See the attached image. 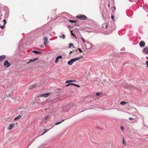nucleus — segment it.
Wrapping results in <instances>:
<instances>
[{"label":"nucleus","instance_id":"2eb2a0df","mask_svg":"<svg viewBox=\"0 0 148 148\" xmlns=\"http://www.w3.org/2000/svg\"><path fill=\"white\" fill-rule=\"evenodd\" d=\"M75 82V80H70L67 81L66 82V83H70V82Z\"/></svg>","mask_w":148,"mask_h":148},{"label":"nucleus","instance_id":"2f4dec72","mask_svg":"<svg viewBox=\"0 0 148 148\" xmlns=\"http://www.w3.org/2000/svg\"><path fill=\"white\" fill-rule=\"evenodd\" d=\"M3 21L4 22V25H5L6 23V20L5 19H4Z\"/></svg>","mask_w":148,"mask_h":148},{"label":"nucleus","instance_id":"7c9ffc66","mask_svg":"<svg viewBox=\"0 0 148 148\" xmlns=\"http://www.w3.org/2000/svg\"><path fill=\"white\" fill-rule=\"evenodd\" d=\"M121 130L123 131V129H124V128L123 127V126H121Z\"/></svg>","mask_w":148,"mask_h":148},{"label":"nucleus","instance_id":"39448f33","mask_svg":"<svg viewBox=\"0 0 148 148\" xmlns=\"http://www.w3.org/2000/svg\"><path fill=\"white\" fill-rule=\"evenodd\" d=\"M14 126V124H11L9 125L7 129L8 130H11L12 129Z\"/></svg>","mask_w":148,"mask_h":148},{"label":"nucleus","instance_id":"58836bf2","mask_svg":"<svg viewBox=\"0 0 148 148\" xmlns=\"http://www.w3.org/2000/svg\"><path fill=\"white\" fill-rule=\"evenodd\" d=\"M87 43L89 45H90L89 43Z\"/></svg>","mask_w":148,"mask_h":148},{"label":"nucleus","instance_id":"423d86ee","mask_svg":"<svg viewBox=\"0 0 148 148\" xmlns=\"http://www.w3.org/2000/svg\"><path fill=\"white\" fill-rule=\"evenodd\" d=\"M143 52L146 54L148 53V47H145L143 50Z\"/></svg>","mask_w":148,"mask_h":148},{"label":"nucleus","instance_id":"7ed1b4c3","mask_svg":"<svg viewBox=\"0 0 148 148\" xmlns=\"http://www.w3.org/2000/svg\"><path fill=\"white\" fill-rule=\"evenodd\" d=\"M51 95L50 92L42 94L40 96L41 97H47Z\"/></svg>","mask_w":148,"mask_h":148},{"label":"nucleus","instance_id":"393cba45","mask_svg":"<svg viewBox=\"0 0 148 148\" xmlns=\"http://www.w3.org/2000/svg\"><path fill=\"white\" fill-rule=\"evenodd\" d=\"M44 130L45 131V132L42 134V135H43L44 134H45V133L46 132H47L48 131V130H47L46 129H44Z\"/></svg>","mask_w":148,"mask_h":148},{"label":"nucleus","instance_id":"f03ea898","mask_svg":"<svg viewBox=\"0 0 148 148\" xmlns=\"http://www.w3.org/2000/svg\"><path fill=\"white\" fill-rule=\"evenodd\" d=\"M76 18L81 20H85L87 18V17L85 15L82 14L78 15L76 16Z\"/></svg>","mask_w":148,"mask_h":148},{"label":"nucleus","instance_id":"a878e982","mask_svg":"<svg viewBox=\"0 0 148 148\" xmlns=\"http://www.w3.org/2000/svg\"><path fill=\"white\" fill-rule=\"evenodd\" d=\"M129 119L130 121H133L134 119L132 117H130L129 118Z\"/></svg>","mask_w":148,"mask_h":148},{"label":"nucleus","instance_id":"37998d69","mask_svg":"<svg viewBox=\"0 0 148 148\" xmlns=\"http://www.w3.org/2000/svg\"><path fill=\"white\" fill-rule=\"evenodd\" d=\"M137 116V115H136V116Z\"/></svg>","mask_w":148,"mask_h":148},{"label":"nucleus","instance_id":"0eeeda50","mask_svg":"<svg viewBox=\"0 0 148 148\" xmlns=\"http://www.w3.org/2000/svg\"><path fill=\"white\" fill-rule=\"evenodd\" d=\"M139 45L141 47H144L145 45V42L144 41H140L139 43Z\"/></svg>","mask_w":148,"mask_h":148},{"label":"nucleus","instance_id":"a19ab883","mask_svg":"<svg viewBox=\"0 0 148 148\" xmlns=\"http://www.w3.org/2000/svg\"><path fill=\"white\" fill-rule=\"evenodd\" d=\"M88 48V49H89V48H90V47H89V48Z\"/></svg>","mask_w":148,"mask_h":148},{"label":"nucleus","instance_id":"5701e85b","mask_svg":"<svg viewBox=\"0 0 148 148\" xmlns=\"http://www.w3.org/2000/svg\"><path fill=\"white\" fill-rule=\"evenodd\" d=\"M111 17L112 19V20L113 21H114V17L113 15H111Z\"/></svg>","mask_w":148,"mask_h":148},{"label":"nucleus","instance_id":"79ce46f5","mask_svg":"<svg viewBox=\"0 0 148 148\" xmlns=\"http://www.w3.org/2000/svg\"><path fill=\"white\" fill-rule=\"evenodd\" d=\"M83 54L84 55V53H83Z\"/></svg>","mask_w":148,"mask_h":148},{"label":"nucleus","instance_id":"b1692460","mask_svg":"<svg viewBox=\"0 0 148 148\" xmlns=\"http://www.w3.org/2000/svg\"><path fill=\"white\" fill-rule=\"evenodd\" d=\"M4 25H0V27L1 29H3L4 28Z\"/></svg>","mask_w":148,"mask_h":148},{"label":"nucleus","instance_id":"ea45409f","mask_svg":"<svg viewBox=\"0 0 148 148\" xmlns=\"http://www.w3.org/2000/svg\"><path fill=\"white\" fill-rule=\"evenodd\" d=\"M83 111H84V110H82V112H83Z\"/></svg>","mask_w":148,"mask_h":148},{"label":"nucleus","instance_id":"cd10ccee","mask_svg":"<svg viewBox=\"0 0 148 148\" xmlns=\"http://www.w3.org/2000/svg\"><path fill=\"white\" fill-rule=\"evenodd\" d=\"M146 64L147 65V67H148V61H146Z\"/></svg>","mask_w":148,"mask_h":148},{"label":"nucleus","instance_id":"f257e3e1","mask_svg":"<svg viewBox=\"0 0 148 148\" xmlns=\"http://www.w3.org/2000/svg\"><path fill=\"white\" fill-rule=\"evenodd\" d=\"M83 57V56H81L79 57L72 59H71L70 61L68 62V64L69 65H71L74 62H75L77 60L82 58Z\"/></svg>","mask_w":148,"mask_h":148},{"label":"nucleus","instance_id":"c756f323","mask_svg":"<svg viewBox=\"0 0 148 148\" xmlns=\"http://www.w3.org/2000/svg\"><path fill=\"white\" fill-rule=\"evenodd\" d=\"M77 50H78L80 52H82L83 51H82V50H81V49L80 48H78Z\"/></svg>","mask_w":148,"mask_h":148},{"label":"nucleus","instance_id":"c85d7f7f","mask_svg":"<svg viewBox=\"0 0 148 148\" xmlns=\"http://www.w3.org/2000/svg\"><path fill=\"white\" fill-rule=\"evenodd\" d=\"M100 94H101V93H99V92H97L96 93V95L98 96L100 95Z\"/></svg>","mask_w":148,"mask_h":148},{"label":"nucleus","instance_id":"aec40b11","mask_svg":"<svg viewBox=\"0 0 148 148\" xmlns=\"http://www.w3.org/2000/svg\"><path fill=\"white\" fill-rule=\"evenodd\" d=\"M123 144L124 145L126 144V143L124 139V138H123Z\"/></svg>","mask_w":148,"mask_h":148},{"label":"nucleus","instance_id":"4c0bfd02","mask_svg":"<svg viewBox=\"0 0 148 148\" xmlns=\"http://www.w3.org/2000/svg\"><path fill=\"white\" fill-rule=\"evenodd\" d=\"M146 58L147 59L148 58V57H146Z\"/></svg>","mask_w":148,"mask_h":148},{"label":"nucleus","instance_id":"e433bc0d","mask_svg":"<svg viewBox=\"0 0 148 148\" xmlns=\"http://www.w3.org/2000/svg\"><path fill=\"white\" fill-rule=\"evenodd\" d=\"M108 7H110V4H109L108 5Z\"/></svg>","mask_w":148,"mask_h":148},{"label":"nucleus","instance_id":"9d476101","mask_svg":"<svg viewBox=\"0 0 148 148\" xmlns=\"http://www.w3.org/2000/svg\"><path fill=\"white\" fill-rule=\"evenodd\" d=\"M71 85H73L74 86H76L78 88H79L80 87V86H79L77 85V84H73V83L69 84H68L67 85H66V86H68Z\"/></svg>","mask_w":148,"mask_h":148},{"label":"nucleus","instance_id":"1a4fd4ad","mask_svg":"<svg viewBox=\"0 0 148 148\" xmlns=\"http://www.w3.org/2000/svg\"><path fill=\"white\" fill-rule=\"evenodd\" d=\"M6 56L5 55H2L0 56V62L3 60L5 58Z\"/></svg>","mask_w":148,"mask_h":148},{"label":"nucleus","instance_id":"f3484780","mask_svg":"<svg viewBox=\"0 0 148 148\" xmlns=\"http://www.w3.org/2000/svg\"><path fill=\"white\" fill-rule=\"evenodd\" d=\"M33 52H34L36 54H40L42 52H40L38 51H36L34 50L33 51Z\"/></svg>","mask_w":148,"mask_h":148},{"label":"nucleus","instance_id":"72a5a7b5","mask_svg":"<svg viewBox=\"0 0 148 148\" xmlns=\"http://www.w3.org/2000/svg\"><path fill=\"white\" fill-rule=\"evenodd\" d=\"M65 36L64 34H63L62 36V37L63 39H64L65 38Z\"/></svg>","mask_w":148,"mask_h":148},{"label":"nucleus","instance_id":"f704fd0d","mask_svg":"<svg viewBox=\"0 0 148 148\" xmlns=\"http://www.w3.org/2000/svg\"><path fill=\"white\" fill-rule=\"evenodd\" d=\"M72 52V51H70V52L69 53V54H71Z\"/></svg>","mask_w":148,"mask_h":148},{"label":"nucleus","instance_id":"ddd939ff","mask_svg":"<svg viewBox=\"0 0 148 148\" xmlns=\"http://www.w3.org/2000/svg\"><path fill=\"white\" fill-rule=\"evenodd\" d=\"M21 115H19L18 116L15 117L14 119V120L18 119H20L21 118Z\"/></svg>","mask_w":148,"mask_h":148},{"label":"nucleus","instance_id":"473e14b6","mask_svg":"<svg viewBox=\"0 0 148 148\" xmlns=\"http://www.w3.org/2000/svg\"><path fill=\"white\" fill-rule=\"evenodd\" d=\"M49 117V116H46L45 118V119L46 120L48 119V118Z\"/></svg>","mask_w":148,"mask_h":148},{"label":"nucleus","instance_id":"dca6fc26","mask_svg":"<svg viewBox=\"0 0 148 148\" xmlns=\"http://www.w3.org/2000/svg\"><path fill=\"white\" fill-rule=\"evenodd\" d=\"M36 86V84H34L33 85H31L29 87V89H32V88H34Z\"/></svg>","mask_w":148,"mask_h":148},{"label":"nucleus","instance_id":"f8f14e48","mask_svg":"<svg viewBox=\"0 0 148 148\" xmlns=\"http://www.w3.org/2000/svg\"><path fill=\"white\" fill-rule=\"evenodd\" d=\"M44 44L45 45L47 43V37H45L44 38Z\"/></svg>","mask_w":148,"mask_h":148},{"label":"nucleus","instance_id":"c9c22d12","mask_svg":"<svg viewBox=\"0 0 148 148\" xmlns=\"http://www.w3.org/2000/svg\"><path fill=\"white\" fill-rule=\"evenodd\" d=\"M105 26H106V28L108 27V25H105Z\"/></svg>","mask_w":148,"mask_h":148},{"label":"nucleus","instance_id":"a211bd4d","mask_svg":"<svg viewBox=\"0 0 148 148\" xmlns=\"http://www.w3.org/2000/svg\"><path fill=\"white\" fill-rule=\"evenodd\" d=\"M64 121V120L62 121L56 123H55V124L56 125H58V124L62 123L63 121Z\"/></svg>","mask_w":148,"mask_h":148},{"label":"nucleus","instance_id":"4be33fe9","mask_svg":"<svg viewBox=\"0 0 148 148\" xmlns=\"http://www.w3.org/2000/svg\"><path fill=\"white\" fill-rule=\"evenodd\" d=\"M81 39L84 42V43H85L86 41L84 40V39L83 38V37H82L81 38Z\"/></svg>","mask_w":148,"mask_h":148},{"label":"nucleus","instance_id":"4468645a","mask_svg":"<svg viewBox=\"0 0 148 148\" xmlns=\"http://www.w3.org/2000/svg\"><path fill=\"white\" fill-rule=\"evenodd\" d=\"M127 103L126 102H125L124 101H123L120 102V104L121 105H123Z\"/></svg>","mask_w":148,"mask_h":148},{"label":"nucleus","instance_id":"6ab92c4d","mask_svg":"<svg viewBox=\"0 0 148 148\" xmlns=\"http://www.w3.org/2000/svg\"><path fill=\"white\" fill-rule=\"evenodd\" d=\"M69 22H71V23H73L77 22V21H73L71 20H69Z\"/></svg>","mask_w":148,"mask_h":148},{"label":"nucleus","instance_id":"6e6552de","mask_svg":"<svg viewBox=\"0 0 148 148\" xmlns=\"http://www.w3.org/2000/svg\"><path fill=\"white\" fill-rule=\"evenodd\" d=\"M38 59V58H36L33 60H29V61L27 62V64H29L30 63L33 62L36 60H37Z\"/></svg>","mask_w":148,"mask_h":148},{"label":"nucleus","instance_id":"9b49d317","mask_svg":"<svg viewBox=\"0 0 148 148\" xmlns=\"http://www.w3.org/2000/svg\"><path fill=\"white\" fill-rule=\"evenodd\" d=\"M62 57L61 56H59L56 59V60L55 61V62L57 63L58 62L59 60V59H62Z\"/></svg>","mask_w":148,"mask_h":148},{"label":"nucleus","instance_id":"412c9836","mask_svg":"<svg viewBox=\"0 0 148 148\" xmlns=\"http://www.w3.org/2000/svg\"><path fill=\"white\" fill-rule=\"evenodd\" d=\"M69 47L70 48L71 47H72L73 46V44L72 43H70L69 45Z\"/></svg>","mask_w":148,"mask_h":148},{"label":"nucleus","instance_id":"20e7f679","mask_svg":"<svg viewBox=\"0 0 148 148\" xmlns=\"http://www.w3.org/2000/svg\"><path fill=\"white\" fill-rule=\"evenodd\" d=\"M4 65L5 66L8 68L10 66V64L8 60H6L4 62Z\"/></svg>","mask_w":148,"mask_h":148},{"label":"nucleus","instance_id":"bb28decb","mask_svg":"<svg viewBox=\"0 0 148 148\" xmlns=\"http://www.w3.org/2000/svg\"><path fill=\"white\" fill-rule=\"evenodd\" d=\"M73 31H71V35L75 37V35L74 34H73Z\"/></svg>","mask_w":148,"mask_h":148}]
</instances>
